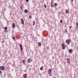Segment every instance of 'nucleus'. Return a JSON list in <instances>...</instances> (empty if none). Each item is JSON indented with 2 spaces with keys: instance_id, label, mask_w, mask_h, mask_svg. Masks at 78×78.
<instances>
[{
  "instance_id": "nucleus-1",
  "label": "nucleus",
  "mask_w": 78,
  "mask_h": 78,
  "mask_svg": "<svg viewBox=\"0 0 78 78\" xmlns=\"http://www.w3.org/2000/svg\"><path fill=\"white\" fill-rule=\"evenodd\" d=\"M48 73L49 75L50 76H51L52 75V73H51V69H49L48 70Z\"/></svg>"
},
{
  "instance_id": "nucleus-2",
  "label": "nucleus",
  "mask_w": 78,
  "mask_h": 78,
  "mask_svg": "<svg viewBox=\"0 0 78 78\" xmlns=\"http://www.w3.org/2000/svg\"><path fill=\"white\" fill-rule=\"evenodd\" d=\"M66 42L67 45H69V43H70V40H66Z\"/></svg>"
},
{
  "instance_id": "nucleus-3",
  "label": "nucleus",
  "mask_w": 78,
  "mask_h": 78,
  "mask_svg": "<svg viewBox=\"0 0 78 78\" xmlns=\"http://www.w3.org/2000/svg\"><path fill=\"white\" fill-rule=\"evenodd\" d=\"M0 69L1 70H5V67H4V66H0Z\"/></svg>"
},
{
  "instance_id": "nucleus-4",
  "label": "nucleus",
  "mask_w": 78,
  "mask_h": 78,
  "mask_svg": "<svg viewBox=\"0 0 78 78\" xmlns=\"http://www.w3.org/2000/svg\"><path fill=\"white\" fill-rule=\"evenodd\" d=\"M62 47L63 50H64V49H65V45L63 43L62 44Z\"/></svg>"
},
{
  "instance_id": "nucleus-5",
  "label": "nucleus",
  "mask_w": 78,
  "mask_h": 78,
  "mask_svg": "<svg viewBox=\"0 0 78 78\" xmlns=\"http://www.w3.org/2000/svg\"><path fill=\"white\" fill-rule=\"evenodd\" d=\"M51 8H53L54 7V4H53V1H51Z\"/></svg>"
},
{
  "instance_id": "nucleus-6",
  "label": "nucleus",
  "mask_w": 78,
  "mask_h": 78,
  "mask_svg": "<svg viewBox=\"0 0 78 78\" xmlns=\"http://www.w3.org/2000/svg\"><path fill=\"white\" fill-rule=\"evenodd\" d=\"M21 23L23 25L24 24V20H23V19L22 18L21 19Z\"/></svg>"
},
{
  "instance_id": "nucleus-7",
  "label": "nucleus",
  "mask_w": 78,
  "mask_h": 78,
  "mask_svg": "<svg viewBox=\"0 0 78 78\" xmlns=\"http://www.w3.org/2000/svg\"><path fill=\"white\" fill-rule=\"evenodd\" d=\"M20 47L21 51H22V50H23V49H22V44H20Z\"/></svg>"
},
{
  "instance_id": "nucleus-8",
  "label": "nucleus",
  "mask_w": 78,
  "mask_h": 78,
  "mask_svg": "<svg viewBox=\"0 0 78 78\" xmlns=\"http://www.w3.org/2000/svg\"><path fill=\"white\" fill-rule=\"evenodd\" d=\"M27 61H28V62H31V61L32 60H31V59L29 58L28 59Z\"/></svg>"
},
{
  "instance_id": "nucleus-9",
  "label": "nucleus",
  "mask_w": 78,
  "mask_h": 78,
  "mask_svg": "<svg viewBox=\"0 0 78 78\" xmlns=\"http://www.w3.org/2000/svg\"><path fill=\"white\" fill-rule=\"evenodd\" d=\"M67 62H68V64L70 63V59L69 58L67 59Z\"/></svg>"
},
{
  "instance_id": "nucleus-10",
  "label": "nucleus",
  "mask_w": 78,
  "mask_h": 78,
  "mask_svg": "<svg viewBox=\"0 0 78 78\" xmlns=\"http://www.w3.org/2000/svg\"><path fill=\"white\" fill-rule=\"evenodd\" d=\"M15 27H16V25H15V23H13L12 25V27L13 28H15Z\"/></svg>"
},
{
  "instance_id": "nucleus-11",
  "label": "nucleus",
  "mask_w": 78,
  "mask_h": 78,
  "mask_svg": "<svg viewBox=\"0 0 78 78\" xmlns=\"http://www.w3.org/2000/svg\"><path fill=\"white\" fill-rule=\"evenodd\" d=\"M66 14H68V13H69V10H68L66 9Z\"/></svg>"
},
{
  "instance_id": "nucleus-12",
  "label": "nucleus",
  "mask_w": 78,
  "mask_h": 78,
  "mask_svg": "<svg viewBox=\"0 0 78 78\" xmlns=\"http://www.w3.org/2000/svg\"><path fill=\"white\" fill-rule=\"evenodd\" d=\"M69 52L70 53H72V49H69Z\"/></svg>"
},
{
  "instance_id": "nucleus-13",
  "label": "nucleus",
  "mask_w": 78,
  "mask_h": 78,
  "mask_svg": "<svg viewBox=\"0 0 78 78\" xmlns=\"http://www.w3.org/2000/svg\"><path fill=\"white\" fill-rule=\"evenodd\" d=\"M76 28L78 29V23H76Z\"/></svg>"
},
{
  "instance_id": "nucleus-14",
  "label": "nucleus",
  "mask_w": 78,
  "mask_h": 78,
  "mask_svg": "<svg viewBox=\"0 0 78 78\" xmlns=\"http://www.w3.org/2000/svg\"><path fill=\"white\" fill-rule=\"evenodd\" d=\"M24 11L26 13H28V11L27 9H25Z\"/></svg>"
},
{
  "instance_id": "nucleus-15",
  "label": "nucleus",
  "mask_w": 78,
  "mask_h": 78,
  "mask_svg": "<svg viewBox=\"0 0 78 78\" xmlns=\"http://www.w3.org/2000/svg\"><path fill=\"white\" fill-rule=\"evenodd\" d=\"M38 45L39 46H41V43L39 42L38 43Z\"/></svg>"
},
{
  "instance_id": "nucleus-16",
  "label": "nucleus",
  "mask_w": 78,
  "mask_h": 78,
  "mask_svg": "<svg viewBox=\"0 0 78 78\" xmlns=\"http://www.w3.org/2000/svg\"><path fill=\"white\" fill-rule=\"evenodd\" d=\"M43 69H44V68L43 67H41L40 68V70H43Z\"/></svg>"
},
{
  "instance_id": "nucleus-17",
  "label": "nucleus",
  "mask_w": 78,
  "mask_h": 78,
  "mask_svg": "<svg viewBox=\"0 0 78 78\" xmlns=\"http://www.w3.org/2000/svg\"><path fill=\"white\" fill-rule=\"evenodd\" d=\"M21 9H22V8H23V5H21V6L20 7Z\"/></svg>"
},
{
  "instance_id": "nucleus-18",
  "label": "nucleus",
  "mask_w": 78,
  "mask_h": 78,
  "mask_svg": "<svg viewBox=\"0 0 78 78\" xmlns=\"http://www.w3.org/2000/svg\"><path fill=\"white\" fill-rule=\"evenodd\" d=\"M29 18H30V19H31V18H32V16H31V15H30L29 16Z\"/></svg>"
},
{
  "instance_id": "nucleus-19",
  "label": "nucleus",
  "mask_w": 78,
  "mask_h": 78,
  "mask_svg": "<svg viewBox=\"0 0 78 78\" xmlns=\"http://www.w3.org/2000/svg\"><path fill=\"white\" fill-rule=\"evenodd\" d=\"M35 25V21H34L33 22V25Z\"/></svg>"
},
{
  "instance_id": "nucleus-20",
  "label": "nucleus",
  "mask_w": 78,
  "mask_h": 78,
  "mask_svg": "<svg viewBox=\"0 0 78 78\" xmlns=\"http://www.w3.org/2000/svg\"><path fill=\"white\" fill-rule=\"evenodd\" d=\"M2 71L0 70V74L1 75V76H2Z\"/></svg>"
},
{
  "instance_id": "nucleus-21",
  "label": "nucleus",
  "mask_w": 78,
  "mask_h": 78,
  "mask_svg": "<svg viewBox=\"0 0 78 78\" xmlns=\"http://www.w3.org/2000/svg\"><path fill=\"white\" fill-rule=\"evenodd\" d=\"M23 64H25V60H23Z\"/></svg>"
},
{
  "instance_id": "nucleus-22",
  "label": "nucleus",
  "mask_w": 78,
  "mask_h": 78,
  "mask_svg": "<svg viewBox=\"0 0 78 78\" xmlns=\"http://www.w3.org/2000/svg\"><path fill=\"white\" fill-rule=\"evenodd\" d=\"M5 33H7V31H8V30H5Z\"/></svg>"
},
{
  "instance_id": "nucleus-23",
  "label": "nucleus",
  "mask_w": 78,
  "mask_h": 78,
  "mask_svg": "<svg viewBox=\"0 0 78 78\" xmlns=\"http://www.w3.org/2000/svg\"><path fill=\"white\" fill-rule=\"evenodd\" d=\"M55 6H57V4L56 3H55Z\"/></svg>"
},
{
  "instance_id": "nucleus-24",
  "label": "nucleus",
  "mask_w": 78,
  "mask_h": 78,
  "mask_svg": "<svg viewBox=\"0 0 78 78\" xmlns=\"http://www.w3.org/2000/svg\"><path fill=\"white\" fill-rule=\"evenodd\" d=\"M5 30H7V27H5Z\"/></svg>"
},
{
  "instance_id": "nucleus-25",
  "label": "nucleus",
  "mask_w": 78,
  "mask_h": 78,
  "mask_svg": "<svg viewBox=\"0 0 78 78\" xmlns=\"http://www.w3.org/2000/svg\"><path fill=\"white\" fill-rule=\"evenodd\" d=\"M44 8H47L46 6V5L45 4L44 5Z\"/></svg>"
},
{
  "instance_id": "nucleus-26",
  "label": "nucleus",
  "mask_w": 78,
  "mask_h": 78,
  "mask_svg": "<svg viewBox=\"0 0 78 78\" xmlns=\"http://www.w3.org/2000/svg\"><path fill=\"white\" fill-rule=\"evenodd\" d=\"M60 23H62V20H61L60 21Z\"/></svg>"
},
{
  "instance_id": "nucleus-27",
  "label": "nucleus",
  "mask_w": 78,
  "mask_h": 78,
  "mask_svg": "<svg viewBox=\"0 0 78 78\" xmlns=\"http://www.w3.org/2000/svg\"><path fill=\"white\" fill-rule=\"evenodd\" d=\"M47 50H49V47H47Z\"/></svg>"
},
{
  "instance_id": "nucleus-28",
  "label": "nucleus",
  "mask_w": 78,
  "mask_h": 78,
  "mask_svg": "<svg viewBox=\"0 0 78 78\" xmlns=\"http://www.w3.org/2000/svg\"><path fill=\"white\" fill-rule=\"evenodd\" d=\"M13 39H14V40H15V38L14 37H13Z\"/></svg>"
},
{
  "instance_id": "nucleus-29",
  "label": "nucleus",
  "mask_w": 78,
  "mask_h": 78,
  "mask_svg": "<svg viewBox=\"0 0 78 78\" xmlns=\"http://www.w3.org/2000/svg\"><path fill=\"white\" fill-rule=\"evenodd\" d=\"M65 31L66 33H67V29H65Z\"/></svg>"
},
{
  "instance_id": "nucleus-30",
  "label": "nucleus",
  "mask_w": 78,
  "mask_h": 78,
  "mask_svg": "<svg viewBox=\"0 0 78 78\" xmlns=\"http://www.w3.org/2000/svg\"><path fill=\"white\" fill-rule=\"evenodd\" d=\"M28 2V0H26V2Z\"/></svg>"
},
{
  "instance_id": "nucleus-31",
  "label": "nucleus",
  "mask_w": 78,
  "mask_h": 78,
  "mask_svg": "<svg viewBox=\"0 0 78 78\" xmlns=\"http://www.w3.org/2000/svg\"><path fill=\"white\" fill-rule=\"evenodd\" d=\"M69 28H70V29L71 28H72V26H70Z\"/></svg>"
},
{
  "instance_id": "nucleus-32",
  "label": "nucleus",
  "mask_w": 78,
  "mask_h": 78,
  "mask_svg": "<svg viewBox=\"0 0 78 78\" xmlns=\"http://www.w3.org/2000/svg\"><path fill=\"white\" fill-rule=\"evenodd\" d=\"M71 1H72V2H73V0H71Z\"/></svg>"
},
{
  "instance_id": "nucleus-33",
  "label": "nucleus",
  "mask_w": 78,
  "mask_h": 78,
  "mask_svg": "<svg viewBox=\"0 0 78 78\" xmlns=\"http://www.w3.org/2000/svg\"><path fill=\"white\" fill-rule=\"evenodd\" d=\"M25 75H26V76H27V75L26 74H25Z\"/></svg>"
},
{
  "instance_id": "nucleus-34",
  "label": "nucleus",
  "mask_w": 78,
  "mask_h": 78,
  "mask_svg": "<svg viewBox=\"0 0 78 78\" xmlns=\"http://www.w3.org/2000/svg\"><path fill=\"white\" fill-rule=\"evenodd\" d=\"M63 0H62V2H63Z\"/></svg>"
},
{
  "instance_id": "nucleus-35",
  "label": "nucleus",
  "mask_w": 78,
  "mask_h": 78,
  "mask_svg": "<svg viewBox=\"0 0 78 78\" xmlns=\"http://www.w3.org/2000/svg\"><path fill=\"white\" fill-rule=\"evenodd\" d=\"M0 38H1V36H0Z\"/></svg>"
}]
</instances>
